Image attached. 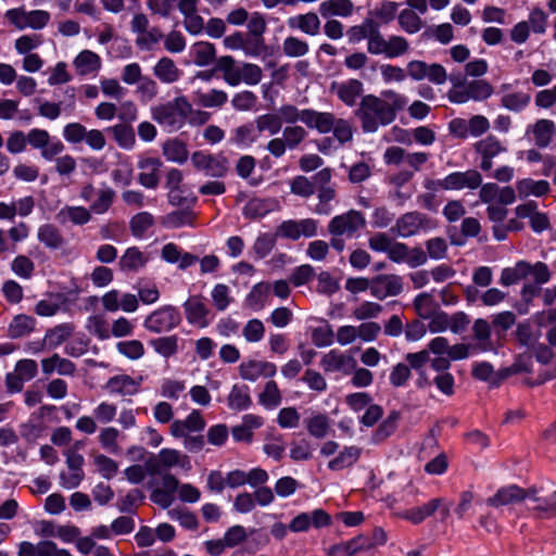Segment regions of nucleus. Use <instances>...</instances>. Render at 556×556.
<instances>
[{
  "mask_svg": "<svg viewBox=\"0 0 556 556\" xmlns=\"http://www.w3.org/2000/svg\"><path fill=\"white\" fill-rule=\"evenodd\" d=\"M115 192L111 188L100 189L97 199L90 205V213L104 214L113 204Z\"/></svg>",
  "mask_w": 556,
  "mask_h": 556,
  "instance_id": "0e129e2a",
  "label": "nucleus"
},
{
  "mask_svg": "<svg viewBox=\"0 0 556 556\" xmlns=\"http://www.w3.org/2000/svg\"><path fill=\"white\" fill-rule=\"evenodd\" d=\"M431 227V219L426 214L413 211L401 215L390 231L396 237L409 238Z\"/></svg>",
  "mask_w": 556,
  "mask_h": 556,
  "instance_id": "1a4fd4ad",
  "label": "nucleus"
},
{
  "mask_svg": "<svg viewBox=\"0 0 556 556\" xmlns=\"http://www.w3.org/2000/svg\"><path fill=\"white\" fill-rule=\"evenodd\" d=\"M205 428V420L199 410H192L186 419L174 420L170 425V433L175 438H181L188 432H200Z\"/></svg>",
  "mask_w": 556,
  "mask_h": 556,
  "instance_id": "a878e982",
  "label": "nucleus"
},
{
  "mask_svg": "<svg viewBox=\"0 0 556 556\" xmlns=\"http://www.w3.org/2000/svg\"><path fill=\"white\" fill-rule=\"evenodd\" d=\"M533 139L539 148H545L551 143L555 131V124L551 119H539L531 127Z\"/></svg>",
  "mask_w": 556,
  "mask_h": 556,
  "instance_id": "ea45409f",
  "label": "nucleus"
},
{
  "mask_svg": "<svg viewBox=\"0 0 556 556\" xmlns=\"http://www.w3.org/2000/svg\"><path fill=\"white\" fill-rule=\"evenodd\" d=\"M527 489L517 484H509L497 490V492L486 500L491 507H501L510 504H517L526 501Z\"/></svg>",
  "mask_w": 556,
  "mask_h": 556,
  "instance_id": "5701e85b",
  "label": "nucleus"
},
{
  "mask_svg": "<svg viewBox=\"0 0 556 556\" xmlns=\"http://www.w3.org/2000/svg\"><path fill=\"white\" fill-rule=\"evenodd\" d=\"M346 36L351 45L367 39V52L372 55L396 59L409 51V42L405 37L392 35L384 38L380 31V25L372 18H365L362 24L351 26L346 30Z\"/></svg>",
  "mask_w": 556,
  "mask_h": 556,
  "instance_id": "f257e3e1",
  "label": "nucleus"
},
{
  "mask_svg": "<svg viewBox=\"0 0 556 556\" xmlns=\"http://www.w3.org/2000/svg\"><path fill=\"white\" fill-rule=\"evenodd\" d=\"M351 0H326L319 4L318 11L324 18L332 16L348 17L353 13Z\"/></svg>",
  "mask_w": 556,
  "mask_h": 556,
  "instance_id": "473e14b6",
  "label": "nucleus"
},
{
  "mask_svg": "<svg viewBox=\"0 0 556 556\" xmlns=\"http://www.w3.org/2000/svg\"><path fill=\"white\" fill-rule=\"evenodd\" d=\"M442 504V498H433L420 507L407 509L399 514V516L405 520L418 525L422 522L427 517L431 516Z\"/></svg>",
  "mask_w": 556,
  "mask_h": 556,
  "instance_id": "c9c22d12",
  "label": "nucleus"
},
{
  "mask_svg": "<svg viewBox=\"0 0 556 556\" xmlns=\"http://www.w3.org/2000/svg\"><path fill=\"white\" fill-rule=\"evenodd\" d=\"M182 306L189 324L199 328H204L208 325L207 317L210 315V309L204 303L202 296L191 295Z\"/></svg>",
  "mask_w": 556,
  "mask_h": 556,
  "instance_id": "aec40b11",
  "label": "nucleus"
},
{
  "mask_svg": "<svg viewBox=\"0 0 556 556\" xmlns=\"http://www.w3.org/2000/svg\"><path fill=\"white\" fill-rule=\"evenodd\" d=\"M41 368L45 375H51L56 371L61 376H73L76 371L75 364L61 357L59 354H53L51 357L41 361Z\"/></svg>",
  "mask_w": 556,
  "mask_h": 556,
  "instance_id": "2f4dec72",
  "label": "nucleus"
},
{
  "mask_svg": "<svg viewBox=\"0 0 556 556\" xmlns=\"http://www.w3.org/2000/svg\"><path fill=\"white\" fill-rule=\"evenodd\" d=\"M307 131L300 125L286 126L280 137L270 139L266 144V150L276 159L285 155L287 150H295L306 139Z\"/></svg>",
  "mask_w": 556,
  "mask_h": 556,
  "instance_id": "0eeeda50",
  "label": "nucleus"
},
{
  "mask_svg": "<svg viewBox=\"0 0 556 556\" xmlns=\"http://www.w3.org/2000/svg\"><path fill=\"white\" fill-rule=\"evenodd\" d=\"M149 261V256L138 248H128L118 261V267L122 271H138L143 268Z\"/></svg>",
  "mask_w": 556,
  "mask_h": 556,
  "instance_id": "c756f323",
  "label": "nucleus"
},
{
  "mask_svg": "<svg viewBox=\"0 0 556 556\" xmlns=\"http://www.w3.org/2000/svg\"><path fill=\"white\" fill-rule=\"evenodd\" d=\"M277 113L280 117L281 124H287V126L296 125V123L301 121L307 128L327 130L328 123L330 124L329 115H325L313 109L300 110L293 104L281 105Z\"/></svg>",
  "mask_w": 556,
  "mask_h": 556,
  "instance_id": "39448f33",
  "label": "nucleus"
},
{
  "mask_svg": "<svg viewBox=\"0 0 556 556\" xmlns=\"http://www.w3.org/2000/svg\"><path fill=\"white\" fill-rule=\"evenodd\" d=\"M180 463V453L176 450L163 448L159 453L157 462L148 464V469L152 475H159L164 469H169Z\"/></svg>",
  "mask_w": 556,
  "mask_h": 556,
  "instance_id": "58836bf2",
  "label": "nucleus"
},
{
  "mask_svg": "<svg viewBox=\"0 0 556 556\" xmlns=\"http://www.w3.org/2000/svg\"><path fill=\"white\" fill-rule=\"evenodd\" d=\"M163 154L170 162L184 164L188 160L189 152L182 141L172 139L163 144Z\"/></svg>",
  "mask_w": 556,
  "mask_h": 556,
  "instance_id": "a18cd8bd",
  "label": "nucleus"
},
{
  "mask_svg": "<svg viewBox=\"0 0 556 556\" xmlns=\"http://www.w3.org/2000/svg\"><path fill=\"white\" fill-rule=\"evenodd\" d=\"M37 240L51 251H62L63 256L72 255V250L66 249V239L62 231L53 224H42L37 229Z\"/></svg>",
  "mask_w": 556,
  "mask_h": 556,
  "instance_id": "4468645a",
  "label": "nucleus"
},
{
  "mask_svg": "<svg viewBox=\"0 0 556 556\" xmlns=\"http://www.w3.org/2000/svg\"><path fill=\"white\" fill-rule=\"evenodd\" d=\"M405 73L413 80L428 79L434 85H443L447 80V73L439 63L428 64L425 61L413 60L407 63Z\"/></svg>",
  "mask_w": 556,
  "mask_h": 556,
  "instance_id": "9b49d317",
  "label": "nucleus"
},
{
  "mask_svg": "<svg viewBox=\"0 0 556 556\" xmlns=\"http://www.w3.org/2000/svg\"><path fill=\"white\" fill-rule=\"evenodd\" d=\"M26 139L27 143L34 149H39L41 156L48 161L61 154L65 149L60 140H51L49 132L45 129L33 128L26 135Z\"/></svg>",
  "mask_w": 556,
  "mask_h": 556,
  "instance_id": "ddd939ff",
  "label": "nucleus"
},
{
  "mask_svg": "<svg viewBox=\"0 0 556 556\" xmlns=\"http://www.w3.org/2000/svg\"><path fill=\"white\" fill-rule=\"evenodd\" d=\"M282 52L288 58H302L309 52V45L295 36H288L282 42Z\"/></svg>",
  "mask_w": 556,
  "mask_h": 556,
  "instance_id": "de8ad7c7",
  "label": "nucleus"
},
{
  "mask_svg": "<svg viewBox=\"0 0 556 556\" xmlns=\"http://www.w3.org/2000/svg\"><path fill=\"white\" fill-rule=\"evenodd\" d=\"M194 63L198 66H207L216 59V51L213 43L200 41L194 43Z\"/></svg>",
  "mask_w": 556,
  "mask_h": 556,
  "instance_id": "864d4df0",
  "label": "nucleus"
},
{
  "mask_svg": "<svg viewBox=\"0 0 556 556\" xmlns=\"http://www.w3.org/2000/svg\"><path fill=\"white\" fill-rule=\"evenodd\" d=\"M255 124L260 132L268 131L270 136L278 134L282 128V124L280 117L278 116V113H266L260 115L255 119Z\"/></svg>",
  "mask_w": 556,
  "mask_h": 556,
  "instance_id": "680f3d73",
  "label": "nucleus"
},
{
  "mask_svg": "<svg viewBox=\"0 0 556 556\" xmlns=\"http://www.w3.org/2000/svg\"><path fill=\"white\" fill-rule=\"evenodd\" d=\"M154 351L165 358H168L178 351L177 336L160 337L150 341Z\"/></svg>",
  "mask_w": 556,
  "mask_h": 556,
  "instance_id": "5fc2aeb1",
  "label": "nucleus"
},
{
  "mask_svg": "<svg viewBox=\"0 0 556 556\" xmlns=\"http://www.w3.org/2000/svg\"><path fill=\"white\" fill-rule=\"evenodd\" d=\"M248 33H244L250 43L256 49L260 55L266 52L265 33L267 30V22L264 14L260 12L251 13L247 22Z\"/></svg>",
  "mask_w": 556,
  "mask_h": 556,
  "instance_id": "dca6fc26",
  "label": "nucleus"
},
{
  "mask_svg": "<svg viewBox=\"0 0 556 556\" xmlns=\"http://www.w3.org/2000/svg\"><path fill=\"white\" fill-rule=\"evenodd\" d=\"M530 276V263L519 261L513 267H506L501 273L500 283L505 287L517 283Z\"/></svg>",
  "mask_w": 556,
  "mask_h": 556,
  "instance_id": "e433bc0d",
  "label": "nucleus"
},
{
  "mask_svg": "<svg viewBox=\"0 0 556 556\" xmlns=\"http://www.w3.org/2000/svg\"><path fill=\"white\" fill-rule=\"evenodd\" d=\"M531 97L527 92H513L501 98V104L513 112H520L529 105Z\"/></svg>",
  "mask_w": 556,
  "mask_h": 556,
  "instance_id": "4d7b16f0",
  "label": "nucleus"
},
{
  "mask_svg": "<svg viewBox=\"0 0 556 556\" xmlns=\"http://www.w3.org/2000/svg\"><path fill=\"white\" fill-rule=\"evenodd\" d=\"M471 330L475 343H456L451 345L447 356L452 362L468 358L471 354L478 352L485 353L497 351V346L492 340L491 325L486 319H476Z\"/></svg>",
  "mask_w": 556,
  "mask_h": 556,
  "instance_id": "20e7f679",
  "label": "nucleus"
},
{
  "mask_svg": "<svg viewBox=\"0 0 556 556\" xmlns=\"http://www.w3.org/2000/svg\"><path fill=\"white\" fill-rule=\"evenodd\" d=\"M153 224L154 218L150 213L140 212L132 216L129 227L135 237L141 238Z\"/></svg>",
  "mask_w": 556,
  "mask_h": 556,
  "instance_id": "338daca9",
  "label": "nucleus"
},
{
  "mask_svg": "<svg viewBox=\"0 0 556 556\" xmlns=\"http://www.w3.org/2000/svg\"><path fill=\"white\" fill-rule=\"evenodd\" d=\"M162 161L157 157H142L138 162V181L148 189H155L160 182Z\"/></svg>",
  "mask_w": 556,
  "mask_h": 556,
  "instance_id": "412c9836",
  "label": "nucleus"
},
{
  "mask_svg": "<svg viewBox=\"0 0 556 556\" xmlns=\"http://www.w3.org/2000/svg\"><path fill=\"white\" fill-rule=\"evenodd\" d=\"M17 556H72L65 548H59L53 541L45 540L37 544L24 541L18 545Z\"/></svg>",
  "mask_w": 556,
  "mask_h": 556,
  "instance_id": "6ab92c4d",
  "label": "nucleus"
},
{
  "mask_svg": "<svg viewBox=\"0 0 556 556\" xmlns=\"http://www.w3.org/2000/svg\"><path fill=\"white\" fill-rule=\"evenodd\" d=\"M470 99L481 101L493 93V87L483 79L471 80L466 84Z\"/></svg>",
  "mask_w": 556,
  "mask_h": 556,
  "instance_id": "774afa93",
  "label": "nucleus"
},
{
  "mask_svg": "<svg viewBox=\"0 0 556 556\" xmlns=\"http://www.w3.org/2000/svg\"><path fill=\"white\" fill-rule=\"evenodd\" d=\"M240 376L244 380L255 381L260 377L269 378L276 375V365L265 361H249L239 366Z\"/></svg>",
  "mask_w": 556,
  "mask_h": 556,
  "instance_id": "393cba45",
  "label": "nucleus"
},
{
  "mask_svg": "<svg viewBox=\"0 0 556 556\" xmlns=\"http://www.w3.org/2000/svg\"><path fill=\"white\" fill-rule=\"evenodd\" d=\"M91 455L98 472L103 478L110 480L117 473L118 465L114 459L99 453H92Z\"/></svg>",
  "mask_w": 556,
  "mask_h": 556,
  "instance_id": "e2e57ef3",
  "label": "nucleus"
},
{
  "mask_svg": "<svg viewBox=\"0 0 556 556\" xmlns=\"http://www.w3.org/2000/svg\"><path fill=\"white\" fill-rule=\"evenodd\" d=\"M316 190L318 204L315 206L314 213L317 215H329L332 212L330 202L337 197L334 186L318 188Z\"/></svg>",
  "mask_w": 556,
  "mask_h": 556,
  "instance_id": "6e6d98bb",
  "label": "nucleus"
},
{
  "mask_svg": "<svg viewBox=\"0 0 556 556\" xmlns=\"http://www.w3.org/2000/svg\"><path fill=\"white\" fill-rule=\"evenodd\" d=\"M363 92V84L358 79H350L337 89L338 98L349 106H353Z\"/></svg>",
  "mask_w": 556,
  "mask_h": 556,
  "instance_id": "37998d69",
  "label": "nucleus"
},
{
  "mask_svg": "<svg viewBox=\"0 0 556 556\" xmlns=\"http://www.w3.org/2000/svg\"><path fill=\"white\" fill-rule=\"evenodd\" d=\"M400 414L397 412H391L390 415L384 419L375 433L372 434L371 441L375 444H379L388 439L396 429Z\"/></svg>",
  "mask_w": 556,
  "mask_h": 556,
  "instance_id": "3c124183",
  "label": "nucleus"
},
{
  "mask_svg": "<svg viewBox=\"0 0 556 556\" xmlns=\"http://www.w3.org/2000/svg\"><path fill=\"white\" fill-rule=\"evenodd\" d=\"M320 366L326 372L340 371L350 375L356 367V361L351 355L331 350L321 357Z\"/></svg>",
  "mask_w": 556,
  "mask_h": 556,
  "instance_id": "a211bd4d",
  "label": "nucleus"
},
{
  "mask_svg": "<svg viewBox=\"0 0 556 556\" xmlns=\"http://www.w3.org/2000/svg\"><path fill=\"white\" fill-rule=\"evenodd\" d=\"M73 65L78 75L86 76L100 70L101 59L91 50H83L74 59Z\"/></svg>",
  "mask_w": 556,
  "mask_h": 556,
  "instance_id": "72a5a7b5",
  "label": "nucleus"
},
{
  "mask_svg": "<svg viewBox=\"0 0 556 556\" xmlns=\"http://www.w3.org/2000/svg\"><path fill=\"white\" fill-rule=\"evenodd\" d=\"M528 509L538 518H556V491L543 488H528Z\"/></svg>",
  "mask_w": 556,
  "mask_h": 556,
  "instance_id": "423d86ee",
  "label": "nucleus"
},
{
  "mask_svg": "<svg viewBox=\"0 0 556 556\" xmlns=\"http://www.w3.org/2000/svg\"><path fill=\"white\" fill-rule=\"evenodd\" d=\"M117 144L124 149H130L136 142L135 131L131 125L117 124L108 128Z\"/></svg>",
  "mask_w": 556,
  "mask_h": 556,
  "instance_id": "09e8293b",
  "label": "nucleus"
},
{
  "mask_svg": "<svg viewBox=\"0 0 556 556\" xmlns=\"http://www.w3.org/2000/svg\"><path fill=\"white\" fill-rule=\"evenodd\" d=\"M290 191L291 193L302 197L309 198L315 193V187L312 178H308L303 175L295 176L290 181Z\"/></svg>",
  "mask_w": 556,
  "mask_h": 556,
  "instance_id": "69168bd1",
  "label": "nucleus"
},
{
  "mask_svg": "<svg viewBox=\"0 0 556 556\" xmlns=\"http://www.w3.org/2000/svg\"><path fill=\"white\" fill-rule=\"evenodd\" d=\"M74 326L72 324H62L47 331L43 343L50 348H56L65 342L73 333Z\"/></svg>",
  "mask_w": 556,
  "mask_h": 556,
  "instance_id": "8fccbe9b",
  "label": "nucleus"
},
{
  "mask_svg": "<svg viewBox=\"0 0 556 556\" xmlns=\"http://www.w3.org/2000/svg\"><path fill=\"white\" fill-rule=\"evenodd\" d=\"M382 96L384 99L367 94L361 100L356 116L365 132H375L380 126L393 123L396 112L407 104V99L394 90H386Z\"/></svg>",
  "mask_w": 556,
  "mask_h": 556,
  "instance_id": "f03ea898",
  "label": "nucleus"
},
{
  "mask_svg": "<svg viewBox=\"0 0 556 556\" xmlns=\"http://www.w3.org/2000/svg\"><path fill=\"white\" fill-rule=\"evenodd\" d=\"M325 115L330 116V124L328 123L327 130H317L319 134H327L332 131L334 138L341 143L344 144L352 140L353 130L351 124L342 118L337 119L336 116L330 112H321Z\"/></svg>",
  "mask_w": 556,
  "mask_h": 556,
  "instance_id": "f704fd0d",
  "label": "nucleus"
},
{
  "mask_svg": "<svg viewBox=\"0 0 556 556\" xmlns=\"http://www.w3.org/2000/svg\"><path fill=\"white\" fill-rule=\"evenodd\" d=\"M142 377L134 379L128 375H116L106 381L104 388L111 394L131 396L139 392Z\"/></svg>",
  "mask_w": 556,
  "mask_h": 556,
  "instance_id": "4be33fe9",
  "label": "nucleus"
},
{
  "mask_svg": "<svg viewBox=\"0 0 556 556\" xmlns=\"http://www.w3.org/2000/svg\"><path fill=\"white\" fill-rule=\"evenodd\" d=\"M475 151L481 156L480 168L488 172L492 168V160L503 152H506V147L494 136L490 135L484 139L479 140L473 146Z\"/></svg>",
  "mask_w": 556,
  "mask_h": 556,
  "instance_id": "f3484780",
  "label": "nucleus"
},
{
  "mask_svg": "<svg viewBox=\"0 0 556 556\" xmlns=\"http://www.w3.org/2000/svg\"><path fill=\"white\" fill-rule=\"evenodd\" d=\"M119 431L114 427L101 429L99 433V442L101 446L111 454H117L121 451L118 445Z\"/></svg>",
  "mask_w": 556,
  "mask_h": 556,
  "instance_id": "052dcab7",
  "label": "nucleus"
},
{
  "mask_svg": "<svg viewBox=\"0 0 556 556\" xmlns=\"http://www.w3.org/2000/svg\"><path fill=\"white\" fill-rule=\"evenodd\" d=\"M366 219L362 212L350 210L346 213L334 216L328 224V231L334 237H353L365 227Z\"/></svg>",
  "mask_w": 556,
  "mask_h": 556,
  "instance_id": "9d476101",
  "label": "nucleus"
},
{
  "mask_svg": "<svg viewBox=\"0 0 556 556\" xmlns=\"http://www.w3.org/2000/svg\"><path fill=\"white\" fill-rule=\"evenodd\" d=\"M191 113L192 105L185 96L151 108L152 119L169 132L181 129Z\"/></svg>",
  "mask_w": 556,
  "mask_h": 556,
  "instance_id": "7ed1b4c3",
  "label": "nucleus"
},
{
  "mask_svg": "<svg viewBox=\"0 0 556 556\" xmlns=\"http://www.w3.org/2000/svg\"><path fill=\"white\" fill-rule=\"evenodd\" d=\"M228 100L224 90L211 89L207 92H198L197 101L203 108H222Z\"/></svg>",
  "mask_w": 556,
  "mask_h": 556,
  "instance_id": "603ef678",
  "label": "nucleus"
},
{
  "mask_svg": "<svg viewBox=\"0 0 556 556\" xmlns=\"http://www.w3.org/2000/svg\"><path fill=\"white\" fill-rule=\"evenodd\" d=\"M403 290L402 277L390 274L379 275L370 281V293L378 300L395 296Z\"/></svg>",
  "mask_w": 556,
  "mask_h": 556,
  "instance_id": "2eb2a0df",
  "label": "nucleus"
},
{
  "mask_svg": "<svg viewBox=\"0 0 556 556\" xmlns=\"http://www.w3.org/2000/svg\"><path fill=\"white\" fill-rule=\"evenodd\" d=\"M287 24L290 29L300 30L308 36H317L321 23L315 12H307L289 17Z\"/></svg>",
  "mask_w": 556,
  "mask_h": 556,
  "instance_id": "bb28decb",
  "label": "nucleus"
},
{
  "mask_svg": "<svg viewBox=\"0 0 556 556\" xmlns=\"http://www.w3.org/2000/svg\"><path fill=\"white\" fill-rule=\"evenodd\" d=\"M224 46L230 50H242L247 56H260L256 49L250 43L249 39L242 31H236L224 38Z\"/></svg>",
  "mask_w": 556,
  "mask_h": 556,
  "instance_id": "79ce46f5",
  "label": "nucleus"
},
{
  "mask_svg": "<svg viewBox=\"0 0 556 556\" xmlns=\"http://www.w3.org/2000/svg\"><path fill=\"white\" fill-rule=\"evenodd\" d=\"M154 76L164 84H174L182 75L181 70L168 56L161 58L153 67Z\"/></svg>",
  "mask_w": 556,
  "mask_h": 556,
  "instance_id": "c85d7f7f",
  "label": "nucleus"
},
{
  "mask_svg": "<svg viewBox=\"0 0 556 556\" xmlns=\"http://www.w3.org/2000/svg\"><path fill=\"white\" fill-rule=\"evenodd\" d=\"M180 323L179 311L172 305H165L148 315L143 327L150 332L163 333L175 329Z\"/></svg>",
  "mask_w": 556,
  "mask_h": 556,
  "instance_id": "6e6552de",
  "label": "nucleus"
},
{
  "mask_svg": "<svg viewBox=\"0 0 556 556\" xmlns=\"http://www.w3.org/2000/svg\"><path fill=\"white\" fill-rule=\"evenodd\" d=\"M36 325V319L28 315H17L13 318L8 328V336L12 339H18L29 334Z\"/></svg>",
  "mask_w": 556,
  "mask_h": 556,
  "instance_id": "a19ab883",
  "label": "nucleus"
},
{
  "mask_svg": "<svg viewBox=\"0 0 556 556\" xmlns=\"http://www.w3.org/2000/svg\"><path fill=\"white\" fill-rule=\"evenodd\" d=\"M228 407L232 410H245L252 404L250 388L245 384H235L227 399Z\"/></svg>",
  "mask_w": 556,
  "mask_h": 556,
  "instance_id": "4c0bfd02",
  "label": "nucleus"
},
{
  "mask_svg": "<svg viewBox=\"0 0 556 556\" xmlns=\"http://www.w3.org/2000/svg\"><path fill=\"white\" fill-rule=\"evenodd\" d=\"M258 401L267 408H275L281 403V393L274 380L266 382L263 392L258 395Z\"/></svg>",
  "mask_w": 556,
  "mask_h": 556,
  "instance_id": "13d9d810",
  "label": "nucleus"
},
{
  "mask_svg": "<svg viewBox=\"0 0 556 556\" xmlns=\"http://www.w3.org/2000/svg\"><path fill=\"white\" fill-rule=\"evenodd\" d=\"M361 455V448L357 446L344 447L340 454L328 463V467L331 470H341L345 467H350L355 464Z\"/></svg>",
  "mask_w": 556,
  "mask_h": 556,
  "instance_id": "49530a36",
  "label": "nucleus"
},
{
  "mask_svg": "<svg viewBox=\"0 0 556 556\" xmlns=\"http://www.w3.org/2000/svg\"><path fill=\"white\" fill-rule=\"evenodd\" d=\"M397 20L401 28L408 34H416L424 26L421 18L413 10L405 9L401 11Z\"/></svg>",
  "mask_w": 556,
  "mask_h": 556,
  "instance_id": "bf43d9fd",
  "label": "nucleus"
},
{
  "mask_svg": "<svg viewBox=\"0 0 556 556\" xmlns=\"http://www.w3.org/2000/svg\"><path fill=\"white\" fill-rule=\"evenodd\" d=\"M215 72L223 74V79L229 86H238L242 83L241 65H237L231 55H224L216 60Z\"/></svg>",
  "mask_w": 556,
  "mask_h": 556,
  "instance_id": "cd10ccee",
  "label": "nucleus"
},
{
  "mask_svg": "<svg viewBox=\"0 0 556 556\" xmlns=\"http://www.w3.org/2000/svg\"><path fill=\"white\" fill-rule=\"evenodd\" d=\"M56 219L60 224L70 222L73 225L83 226L91 220V213L84 206L65 205L58 212Z\"/></svg>",
  "mask_w": 556,
  "mask_h": 556,
  "instance_id": "7c9ffc66",
  "label": "nucleus"
},
{
  "mask_svg": "<svg viewBox=\"0 0 556 556\" xmlns=\"http://www.w3.org/2000/svg\"><path fill=\"white\" fill-rule=\"evenodd\" d=\"M445 185L448 190L477 189L482 184V176L476 169L455 172L445 177Z\"/></svg>",
  "mask_w": 556,
  "mask_h": 556,
  "instance_id": "b1692460",
  "label": "nucleus"
},
{
  "mask_svg": "<svg viewBox=\"0 0 556 556\" xmlns=\"http://www.w3.org/2000/svg\"><path fill=\"white\" fill-rule=\"evenodd\" d=\"M191 163L195 169L214 178H222L228 172V161L223 155H213L197 151L191 155Z\"/></svg>",
  "mask_w": 556,
  "mask_h": 556,
  "instance_id": "f8f14e48",
  "label": "nucleus"
},
{
  "mask_svg": "<svg viewBox=\"0 0 556 556\" xmlns=\"http://www.w3.org/2000/svg\"><path fill=\"white\" fill-rule=\"evenodd\" d=\"M519 197H542L548 193L549 184L546 180H533L531 178H525L516 185Z\"/></svg>",
  "mask_w": 556,
  "mask_h": 556,
  "instance_id": "c03bdc74",
  "label": "nucleus"
}]
</instances>
